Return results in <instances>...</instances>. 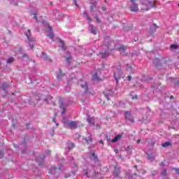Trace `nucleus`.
I'll return each instance as SVG.
<instances>
[{"instance_id": "nucleus-1", "label": "nucleus", "mask_w": 179, "mask_h": 179, "mask_svg": "<svg viewBox=\"0 0 179 179\" xmlns=\"http://www.w3.org/2000/svg\"><path fill=\"white\" fill-rule=\"evenodd\" d=\"M113 72V76L116 80V83H118L120 78L122 76V71L121 70V67L115 68Z\"/></svg>"}, {"instance_id": "nucleus-2", "label": "nucleus", "mask_w": 179, "mask_h": 179, "mask_svg": "<svg viewBox=\"0 0 179 179\" xmlns=\"http://www.w3.org/2000/svg\"><path fill=\"white\" fill-rule=\"evenodd\" d=\"M152 8H155V3H153V1L145 0L144 3H142L143 10H149V9H152Z\"/></svg>"}, {"instance_id": "nucleus-3", "label": "nucleus", "mask_w": 179, "mask_h": 179, "mask_svg": "<svg viewBox=\"0 0 179 179\" xmlns=\"http://www.w3.org/2000/svg\"><path fill=\"white\" fill-rule=\"evenodd\" d=\"M113 176L115 178L122 179L124 178V176L121 173V168L118 165L115 166Z\"/></svg>"}, {"instance_id": "nucleus-4", "label": "nucleus", "mask_w": 179, "mask_h": 179, "mask_svg": "<svg viewBox=\"0 0 179 179\" xmlns=\"http://www.w3.org/2000/svg\"><path fill=\"white\" fill-rule=\"evenodd\" d=\"M83 172L84 175H85L87 178H94L97 176V173H96L94 170L92 171L90 169H84Z\"/></svg>"}, {"instance_id": "nucleus-5", "label": "nucleus", "mask_w": 179, "mask_h": 179, "mask_svg": "<svg viewBox=\"0 0 179 179\" xmlns=\"http://www.w3.org/2000/svg\"><path fill=\"white\" fill-rule=\"evenodd\" d=\"M78 86H80L82 89H84V93H87L89 92V88L87 87V82L85 81L83 79H80L78 83Z\"/></svg>"}, {"instance_id": "nucleus-6", "label": "nucleus", "mask_w": 179, "mask_h": 179, "mask_svg": "<svg viewBox=\"0 0 179 179\" xmlns=\"http://www.w3.org/2000/svg\"><path fill=\"white\" fill-rule=\"evenodd\" d=\"M124 118H125L126 121H129L132 124H134V122H135L134 117H132V113H131V111H126L124 113Z\"/></svg>"}, {"instance_id": "nucleus-7", "label": "nucleus", "mask_w": 179, "mask_h": 179, "mask_svg": "<svg viewBox=\"0 0 179 179\" xmlns=\"http://www.w3.org/2000/svg\"><path fill=\"white\" fill-rule=\"evenodd\" d=\"M66 124L67 125V127H69V128H71V129H78V122L76 121H67L66 122Z\"/></svg>"}, {"instance_id": "nucleus-8", "label": "nucleus", "mask_w": 179, "mask_h": 179, "mask_svg": "<svg viewBox=\"0 0 179 179\" xmlns=\"http://www.w3.org/2000/svg\"><path fill=\"white\" fill-rule=\"evenodd\" d=\"M24 35L27 38V40L28 41H29V43H34V41H36V38H33V36H31V32L30 31V29H28L27 31L24 32Z\"/></svg>"}, {"instance_id": "nucleus-9", "label": "nucleus", "mask_w": 179, "mask_h": 179, "mask_svg": "<svg viewBox=\"0 0 179 179\" xmlns=\"http://www.w3.org/2000/svg\"><path fill=\"white\" fill-rule=\"evenodd\" d=\"M103 95L106 98L108 101L110 100L111 97L114 96V92H113V90H109L103 92Z\"/></svg>"}, {"instance_id": "nucleus-10", "label": "nucleus", "mask_w": 179, "mask_h": 179, "mask_svg": "<svg viewBox=\"0 0 179 179\" xmlns=\"http://www.w3.org/2000/svg\"><path fill=\"white\" fill-rule=\"evenodd\" d=\"M109 55L110 54L108 53V52L106 51V45H103L102 46V50L99 52V55H100L101 58H107V57H108Z\"/></svg>"}, {"instance_id": "nucleus-11", "label": "nucleus", "mask_w": 179, "mask_h": 179, "mask_svg": "<svg viewBox=\"0 0 179 179\" xmlns=\"http://www.w3.org/2000/svg\"><path fill=\"white\" fill-rule=\"evenodd\" d=\"M136 0H130L131 2V6L130 7L131 12H138L139 10V8H138V4L135 2Z\"/></svg>"}, {"instance_id": "nucleus-12", "label": "nucleus", "mask_w": 179, "mask_h": 179, "mask_svg": "<svg viewBox=\"0 0 179 179\" xmlns=\"http://www.w3.org/2000/svg\"><path fill=\"white\" fill-rule=\"evenodd\" d=\"M44 159H45V155H39L38 157H36V162L38 163V166H43L44 163Z\"/></svg>"}, {"instance_id": "nucleus-13", "label": "nucleus", "mask_w": 179, "mask_h": 179, "mask_svg": "<svg viewBox=\"0 0 179 179\" xmlns=\"http://www.w3.org/2000/svg\"><path fill=\"white\" fill-rule=\"evenodd\" d=\"M59 104L60 108L62 110V114H65V113H66V108L65 107V105L64 104V101H62L61 99L59 100Z\"/></svg>"}, {"instance_id": "nucleus-14", "label": "nucleus", "mask_w": 179, "mask_h": 179, "mask_svg": "<svg viewBox=\"0 0 179 179\" xmlns=\"http://www.w3.org/2000/svg\"><path fill=\"white\" fill-rule=\"evenodd\" d=\"M88 30L92 34H97V28L93 24H90V26L88 27Z\"/></svg>"}, {"instance_id": "nucleus-15", "label": "nucleus", "mask_w": 179, "mask_h": 179, "mask_svg": "<svg viewBox=\"0 0 179 179\" xmlns=\"http://www.w3.org/2000/svg\"><path fill=\"white\" fill-rule=\"evenodd\" d=\"M48 33H49V34H48L47 36L50 38V40H54V32L52 31V27L50 26L48 27Z\"/></svg>"}, {"instance_id": "nucleus-16", "label": "nucleus", "mask_w": 179, "mask_h": 179, "mask_svg": "<svg viewBox=\"0 0 179 179\" xmlns=\"http://www.w3.org/2000/svg\"><path fill=\"white\" fill-rule=\"evenodd\" d=\"M158 28L159 27L156 24H151L150 27V31L151 34H153V33H156V30H157Z\"/></svg>"}, {"instance_id": "nucleus-17", "label": "nucleus", "mask_w": 179, "mask_h": 179, "mask_svg": "<svg viewBox=\"0 0 179 179\" xmlns=\"http://www.w3.org/2000/svg\"><path fill=\"white\" fill-rule=\"evenodd\" d=\"M90 160H92V162H94V163H98V162H99V158L94 153H91V155L90 156Z\"/></svg>"}, {"instance_id": "nucleus-18", "label": "nucleus", "mask_w": 179, "mask_h": 179, "mask_svg": "<svg viewBox=\"0 0 179 179\" xmlns=\"http://www.w3.org/2000/svg\"><path fill=\"white\" fill-rule=\"evenodd\" d=\"M64 76H65V73H62V70H61V69H59V73L57 75V80H61Z\"/></svg>"}, {"instance_id": "nucleus-19", "label": "nucleus", "mask_w": 179, "mask_h": 179, "mask_svg": "<svg viewBox=\"0 0 179 179\" xmlns=\"http://www.w3.org/2000/svg\"><path fill=\"white\" fill-rule=\"evenodd\" d=\"M90 5V11L93 12V10H94V9H96L97 6V1H94L93 2H91Z\"/></svg>"}, {"instance_id": "nucleus-20", "label": "nucleus", "mask_w": 179, "mask_h": 179, "mask_svg": "<svg viewBox=\"0 0 179 179\" xmlns=\"http://www.w3.org/2000/svg\"><path fill=\"white\" fill-rule=\"evenodd\" d=\"M87 115L88 117L87 119V122H88V124H91V125H94V117H92L89 115Z\"/></svg>"}, {"instance_id": "nucleus-21", "label": "nucleus", "mask_w": 179, "mask_h": 179, "mask_svg": "<svg viewBox=\"0 0 179 179\" xmlns=\"http://www.w3.org/2000/svg\"><path fill=\"white\" fill-rule=\"evenodd\" d=\"M153 64L155 65V66L157 67V66H160V65H162V62H160V59L155 58L153 60Z\"/></svg>"}, {"instance_id": "nucleus-22", "label": "nucleus", "mask_w": 179, "mask_h": 179, "mask_svg": "<svg viewBox=\"0 0 179 179\" xmlns=\"http://www.w3.org/2000/svg\"><path fill=\"white\" fill-rule=\"evenodd\" d=\"M121 138H122V136L121 134H118L113 139L111 140V142L113 143L118 142V141H120Z\"/></svg>"}, {"instance_id": "nucleus-23", "label": "nucleus", "mask_w": 179, "mask_h": 179, "mask_svg": "<svg viewBox=\"0 0 179 179\" xmlns=\"http://www.w3.org/2000/svg\"><path fill=\"white\" fill-rule=\"evenodd\" d=\"M85 142L87 143H92L93 142V138H92V134H90L88 136L85 137Z\"/></svg>"}, {"instance_id": "nucleus-24", "label": "nucleus", "mask_w": 179, "mask_h": 179, "mask_svg": "<svg viewBox=\"0 0 179 179\" xmlns=\"http://www.w3.org/2000/svg\"><path fill=\"white\" fill-rule=\"evenodd\" d=\"M8 87H9V85H8L6 83H3L1 85H0L1 89H2V90H3V92H6V93H8L6 92V89H8Z\"/></svg>"}, {"instance_id": "nucleus-25", "label": "nucleus", "mask_w": 179, "mask_h": 179, "mask_svg": "<svg viewBox=\"0 0 179 179\" xmlns=\"http://www.w3.org/2000/svg\"><path fill=\"white\" fill-rule=\"evenodd\" d=\"M66 146H67L69 150H71V149H73V148H75V143H71V142H68L66 143Z\"/></svg>"}, {"instance_id": "nucleus-26", "label": "nucleus", "mask_w": 179, "mask_h": 179, "mask_svg": "<svg viewBox=\"0 0 179 179\" xmlns=\"http://www.w3.org/2000/svg\"><path fill=\"white\" fill-rule=\"evenodd\" d=\"M57 167L52 166L51 169H49V174H55L57 173Z\"/></svg>"}, {"instance_id": "nucleus-27", "label": "nucleus", "mask_w": 179, "mask_h": 179, "mask_svg": "<svg viewBox=\"0 0 179 179\" xmlns=\"http://www.w3.org/2000/svg\"><path fill=\"white\" fill-rule=\"evenodd\" d=\"M56 19L57 20H62L64 19V15L60 13H56Z\"/></svg>"}, {"instance_id": "nucleus-28", "label": "nucleus", "mask_w": 179, "mask_h": 179, "mask_svg": "<svg viewBox=\"0 0 179 179\" xmlns=\"http://www.w3.org/2000/svg\"><path fill=\"white\" fill-rule=\"evenodd\" d=\"M59 42L60 43V45L59 47H61V48L64 50H65L66 49V48L65 47V43L64 42V41L59 39Z\"/></svg>"}, {"instance_id": "nucleus-29", "label": "nucleus", "mask_w": 179, "mask_h": 179, "mask_svg": "<svg viewBox=\"0 0 179 179\" xmlns=\"http://www.w3.org/2000/svg\"><path fill=\"white\" fill-rule=\"evenodd\" d=\"M51 100H52V96H51L50 95H48V96H46V98L44 99V101H45L47 104H49Z\"/></svg>"}, {"instance_id": "nucleus-30", "label": "nucleus", "mask_w": 179, "mask_h": 179, "mask_svg": "<svg viewBox=\"0 0 179 179\" xmlns=\"http://www.w3.org/2000/svg\"><path fill=\"white\" fill-rule=\"evenodd\" d=\"M171 82H172V83H174V85H179V78H171Z\"/></svg>"}, {"instance_id": "nucleus-31", "label": "nucleus", "mask_w": 179, "mask_h": 179, "mask_svg": "<svg viewBox=\"0 0 179 179\" xmlns=\"http://www.w3.org/2000/svg\"><path fill=\"white\" fill-rule=\"evenodd\" d=\"M162 148H169V146H171V143L170 141H166L165 143L162 144Z\"/></svg>"}, {"instance_id": "nucleus-32", "label": "nucleus", "mask_w": 179, "mask_h": 179, "mask_svg": "<svg viewBox=\"0 0 179 179\" xmlns=\"http://www.w3.org/2000/svg\"><path fill=\"white\" fill-rule=\"evenodd\" d=\"M114 117H115V113L110 112L108 114L107 118H108L109 120H111V118H114Z\"/></svg>"}, {"instance_id": "nucleus-33", "label": "nucleus", "mask_w": 179, "mask_h": 179, "mask_svg": "<svg viewBox=\"0 0 179 179\" xmlns=\"http://www.w3.org/2000/svg\"><path fill=\"white\" fill-rule=\"evenodd\" d=\"M147 156L148 160H150V162H153L155 160V155H153V154H148Z\"/></svg>"}, {"instance_id": "nucleus-34", "label": "nucleus", "mask_w": 179, "mask_h": 179, "mask_svg": "<svg viewBox=\"0 0 179 179\" xmlns=\"http://www.w3.org/2000/svg\"><path fill=\"white\" fill-rule=\"evenodd\" d=\"M83 15H85V16L87 20H88V22L90 23V22H92V18H90V17H89V15H87V12L83 11Z\"/></svg>"}, {"instance_id": "nucleus-35", "label": "nucleus", "mask_w": 179, "mask_h": 179, "mask_svg": "<svg viewBox=\"0 0 179 179\" xmlns=\"http://www.w3.org/2000/svg\"><path fill=\"white\" fill-rule=\"evenodd\" d=\"M161 176L163 177V178H166V177H167V169H164L161 172Z\"/></svg>"}, {"instance_id": "nucleus-36", "label": "nucleus", "mask_w": 179, "mask_h": 179, "mask_svg": "<svg viewBox=\"0 0 179 179\" xmlns=\"http://www.w3.org/2000/svg\"><path fill=\"white\" fill-rule=\"evenodd\" d=\"M41 58H42V59H48V56L47 55V53L43 52L41 56Z\"/></svg>"}, {"instance_id": "nucleus-37", "label": "nucleus", "mask_w": 179, "mask_h": 179, "mask_svg": "<svg viewBox=\"0 0 179 179\" xmlns=\"http://www.w3.org/2000/svg\"><path fill=\"white\" fill-rule=\"evenodd\" d=\"M126 152H129V155L132 153V145H129L126 148Z\"/></svg>"}, {"instance_id": "nucleus-38", "label": "nucleus", "mask_w": 179, "mask_h": 179, "mask_svg": "<svg viewBox=\"0 0 179 179\" xmlns=\"http://www.w3.org/2000/svg\"><path fill=\"white\" fill-rule=\"evenodd\" d=\"M6 62L7 64H12L15 62V59L13 57H9L8 59H7Z\"/></svg>"}, {"instance_id": "nucleus-39", "label": "nucleus", "mask_w": 179, "mask_h": 179, "mask_svg": "<svg viewBox=\"0 0 179 179\" xmlns=\"http://www.w3.org/2000/svg\"><path fill=\"white\" fill-rule=\"evenodd\" d=\"M24 58L29 59V55H27V54H24L22 57H20V59L24 61Z\"/></svg>"}, {"instance_id": "nucleus-40", "label": "nucleus", "mask_w": 179, "mask_h": 179, "mask_svg": "<svg viewBox=\"0 0 179 179\" xmlns=\"http://www.w3.org/2000/svg\"><path fill=\"white\" fill-rule=\"evenodd\" d=\"M171 50H177L178 48V45L173 44L170 46Z\"/></svg>"}, {"instance_id": "nucleus-41", "label": "nucleus", "mask_w": 179, "mask_h": 179, "mask_svg": "<svg viewBox=\"0 0 179 179\" xmlns=\"http://www.w3.org/2000/svg\"><path fill=\"white\" fill-rule=\"evenodd\" d=\"M32 15L34 16V19H35V20H36V22H38V20L37 19V12L34 11V13H32Z\"/></svg>"}, {"instance_id": "nucleus-42", "label": "nucleus", "mask_w": 179, "mask_h": 179, "mask_svg": "<svg viewBox=\"0 0 179 179\" xmlns=\"http://www.w3.org/2000/svg\"><path fill=\"white\" fill-rule=\"evenodd\" d=\"M93 78H94V80H100V78H99V76L97 75V73L94 74Z\"/></svg>"}, {"instance_id": "nucleus-43", "label": "nucleus", "mask_w": 179, "mask_h": 179, "mask_svg": "<svg viewBox=\"0 0 179 179\" xmlns=\"http://www.w3.org/2000/svg\"><path fill=\"white\" fill-rule=\"evenodd\" d=\"M118 50H122V51L127 50V48L124 45H121L120 48H118Z\"/></svg>"}, {"instance_id": "nucleus-44", "label": "nucleus", "mask_w": 179, "mask_h": 179, "mask_svg": "<svg viewBox=\"0 0 179 179\" xmlns=\"http://www.w3.org/2000/svg\"><path fill=\"white\" fill-rule=\"evenodd\" d=\"M95 19H96L97 23H101V21L100 20V19L99 18V17H95Z\"/></svg>"}, {"instance_id": "nucleus-45", "label": "nucleus", "mask_w": 179, "mask_h": 179, "mask_svg": "<svg viewBox=\"0 0 179 179\" xmlns=\"http://www.w3.org/2000/svg\"><path fill=\"white\" fill-rule=\"evenodd\" d=\"M71 59H72V56H69V57H66L67 62H69V61H71Z\"/></svg>"}, {"instance_id": "nucleus-46", "label": "nucleus", "mask_w": 179, "mask_h": 179, "mask_svg": "<svg viewBox=\"0 0 179 179\" xmlns=\"http://www.w3.org/2000/svg\"><path fill=\"white\" fill-rule=\"evenodd\" d=\"M73 3L75 4V6L78 8L79 7V5H78V3L76 1V0H73Z\"/></svg>"}, {"instance_id": "nucleus-47", "label": "nucleus", "mask_w": 179, "mask_h": 179, "mask_svg": "<svg viewBox=\"0 0 179 179\" xmlns=\"http://www.w3.org/2000/svg\"><path fill=\"white\" fill-rule=\"evenodd\" d=\"M131 79H132V76H127V80H129V82H131Z\"/></svg>"}, {"instance_id": "nucleus-48", "label": "nucleus", "mask_w": 179, "mask_h": 179, "mask_svg": "<svg viewBox=\"0 0 179 179\" xmlns=\"http://www.w3.org/2000/svg\"><path fill=\"white\" fill-rule=\"evenodd\" d=\"M52 121L53 122H55V124H56V127H58V123L57 122V121H55V117H53Z\"/></svg>"}, {"instance_id": "nucleus-49", "label": "nucleus", "mask_w": 179, "mask_h": 179, "mask_svg": "<svg viewBox=\"0 0 179 179\" xmlns=\"http://www.w3.org/2000/svg\"><path fill=\"white\" fill-rule=\"evenodd\" d=\"M30 48H34V45L33 43L29 44Z\"/></svg>"}, {"instance_id": "nucleus-50", "label": "nucleus", "mask_w": 179, "mask_h": 179, "mask_svg": "<svg viewBox=\"0 0 179 179\" xmlns=\"http://www.w3.org/2000/svg\"><path fill=\"white\" fill-rule=\"evenodd\" d=\"M74 170H76V171H78V169L77 165H74Z\"/></svg>"}, {"instance_id": "nucleus-51", "label": "nucleus", "mask_w": 179, "mask_h": 179, "mask_svg": "<svg viewBox=\"0 0 179 179\" xmlns=\"http://www.w3.org/2000/svg\"><path fill=\"white\" fill-rule=\"evenodd\" d=\"M156 174H157V171H154V172L152 173V176H156Z\"/></svg>"}, {"instance_id": "nucleus-52", "label": "nucleus", "mask_w": 179, "mask_h": 179, "mask_svg": "<svg viewBox=\"0 0 179 179\" xmlns=\"http://www.w3.org/2000/svg\"><path fill=\"white\" fill-rule=\"evenodd\" d=\"M69 177H71V175H69V174H66L65 175V178H68Z\"/></svg>"}, {"instance_id": "nucleus-53", "label": "nucleus", "mask_w": 179, "mask_h": 179, "mask_svg": "<svg viewBox=\"0 0 179 179\" xmlns=\"http://www.w3.org/2000/svg\"><path fill=\"white\" fill-rule=\"evenodd\" d=\"M134 176L132 175H129V179H133Z\"/></svg>"}, {"instance_id": "nucleus-54", "label": "nucleus", "mask_w": 179, "mask_h": 179, "mask_svg": "<svg viewBox=\"0 0 179 179\" xmlns=\"http://www.w3.org/2000/svg\"><path fill=\"white\" fill-rule=\"evenodd\" d=\"M160 166H162V167H164V162H162V163L160 164Z\"/></svg>"}, {"instance_id": "nucleus-55", "label": "nucleus", "mask_w": 179, "mask_h": 179, "mask_svg": "<svg viewBox=\"0 0 179 179\" xmlns=\"http://www.w3.org/2000/svg\"><path fill=\"white\" fill-rule=\"evenodd\" d=\"M132 99H138V95L133 96Z\"/></svg>"}, {"instance_id": "nucleus-56", "label": "nucleus", "mask_w": 179, "mask_h": 179, "mask_svg": "<svg viewBox=\"0 0 179 179\" xmlns=\"http://www.w3.org/2000/svg\"><path fill=\"white\" fill-rule=\"evenodd\" d=\"M177 174H179V169H176Z\"/></svg>"}, {"instance_id": "nucleus-57", "label": "nucleus", "mask_w": 179, "mask_h": 179, "mask_svg": "<svg viewBox=\"0 0 179 179\" xmlns=\"http://www.w3.org/2000/svg\"><path fill=\"white\" fill-rule=\"evenodd\" d=\"M118 149H115V152L117 154V153H118Z\"/></svg>"}, {"instance_id": "nucleus-58", "label": "nucleus", "mask_w": 179, "mask_h": 179, "mask_svg": "<svg viewBox=\"0 0 179 179\" xmlns=\"http://www.w3.org/2000/svg\"><path fill=\"white\" fill-rule=\"evenodd\" d=\"M137 143H141V140H138Z\"/></svg>"}, {"instance_id": "nucleus-59", "label": "nucleus", "mask_w": 179, "mask_h": 179, "mask_svg": "<svg viewBox=\"0 0 179 179\" xmlns=\"http://www.w3.org/2000/svg\"><path fill=\"white\" fill-rule=\"evenodd\" d=\"M103 10H106V8H103Z\"/></svg>"}, {"instance_id": "nucleus-60", "label": "nucleus", "mask_w": 179, "mask_h": 179, "mask_svg": "<svg viewBox=\"0 0 179 179\" xmlns=\"http://www.w3.org/2000/svg\"><path fill=\"white\" fill-rule=\"evenodd\" d=\"M170 99H174V96H171L170 97Z\"/></svg>"}, {"instance_id": "nucleus-61", "label": "nucleus", "mask_w": 179, "mask_h": 179, "mask_svg": "<svg viewBox=\"0 0 179 179\" xmlns=\"http://www.w3.org/2000/svg\"><path fill=\"white\" fill-rule=\"evenodd\" d=\"M100 142H101V143H103V141L101 140Z\"/></svg>"}, {"instance_id": "nucleus-62", "label": "nucleus", "mask_w": 179, "mask_h": 179, "mask_svg": "<svg viewBox=\"0 0 179 179\" xmlns=\"http://www.w3.org/2000/svg\"><path fill=\"white\" fill-rule=\"evenodd\" d=\"M72 173H73V176H75V172H72Z\"/></svg>"}, {"instance_id": "nucleus-63", "label": "nucleus", "mask_w": 179, "mask_h": 179, "mask_svg": "<svg viewBox=\"0 0 179 179\" xmlns=\"http://www.w3.org/2000/svg\"><path fill=\"white\" fill-rule=\"evenodd\" d=\"M134 176H136V173H134Z\"/></svg>"}, {"instance_id": "nucleus-64", "label": "nucleus", "mask_w": 179, "mask_h": 179, "mask_svg": "<svg viewBox=\"0 0 179 179\" xmlns=\"http://www.w3.org/2000/svg\"><path fill=\"white\" fill-rule=\"evenodd\" d=\"M59 170H61V167L59 168Z\"/></svg>"}]
</instances>
